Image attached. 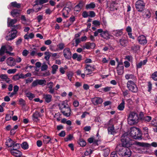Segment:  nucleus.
Masks as SVG:
<instances>
[{
    "instance_id": "nucleus-18",
    "label": "nucleus",
    "mask_w": 157,
    "mask_h": 157,
    "mask_svg": "<svg viewBox=\"0 0 157 157\" xmlns=\"http://www.w3.org/2000/svg\"><path fill=\"white\" fill-rule=\"evenodd\" d=\"M7 64L11 67L14 66L16 64L15 59L12 57L8 58L7 60Z\"/></svg>"
},
{
    "instance_id": "nucleus-33",
    "label": "nucleus",
    "mask_w": 157,
    "mask_h": 157,
    "mask_svg": "<svg viewBox=\"0 0 157 157\" xmlns=\"http://www.w3.org/2000/svg\"><path fill=\"white\" fill-rule=\"evenodd\" d=\"M44 139H43V141L45 144H48L49 142L51 143V139L49 136H44Z\"/></svg>"
},
{
    "instance_id": "nucleus-42",
    "label": "nucleus",
    "mask_w": 157,
    "mask_h": 157,
    "mask_svg": "<svg viewBox=\"0 0 157 157\" xmlns=\"http://www.w3.org/2000/svg\"><path fill=\"white\" fill-rule=\"evenodd\" d=\"M140 46L138 45H134L131 47V49L133 52H136L140 49Z\"/></svg>"
},
{
    "instance_id": "nucleus-49",
    "label": "nucleus",
    "mask_w": 157,
    "mask_h": 157,
    "mask_svg": "<svg viewBox=\"0 0 157 157\" xmlns=\"http://www.w3.org/2000/svg\"><path fill=\"white\" fill-rule=\"evenodd\" d=\"M73 137V135L70 134L65 138V140L66 142L68 141L69 140H71Z\"/></svg>"
},
{
    "instance_id": "nucleus-8",
    "label": "nucleus",
    "mask_w": 157,
    "mask_h": 157,
    "mask_svg": "<svg viewBox=\"0 0 157 157\" xmlns=\"http://www.w3.org/2000/svg\"><path fill=\"white\" fill-rule=\"evenodd\" d=\"M46 83V81L45 80H36L34 81L32 83V87H34L37 86L38 85L44 86L45 85Z\"/></svg>"
},
{
    "instance_id": "nucleus-27",
    "label": "nucleus",
    "mask_w": 157,
    "mask_h": 157,
    "mask_svg": "<svg viewBox=\"0 0 157 157\" xmlns=\"http://www.w3.org/2000/svg\"><path fill=\"white\" fill-rule=\"evenodd\" d=\"M67 103L65 101H63L60 103L59 105V108L61 110V112L62 111V110H63V109L67 108Z\"/></svg>"
},
{
    "instance_id": "nucleus-26",
    "label": "nucleus",
    "mask_w": 157,
    "mask_h": 157,
    "mask_svg": "<svg viewBox=\"0 0 157 157\" xmlns=\"http://www.w3.org/2000/svg\"><path fill=\"white\" fill-rule=\"evenodd\" d=\"M74 59H76L78 61H80L82 59V56L80 55H78L76 53L74 54L72 56Z\"/></svg>"
},
{
    "instance_id": "nucleus-31",
    "label": "nucleus",
    "mask_w": 157,
    "mask_h": 157,
    "mask_svg": "<svg viewBox=\"0 0 157 157\" xmlns=\"http://www.w3.org/2000/svg\"><path fill=\"white\" fill-rule=\"evenodd\" d=\"M122 102L117 107L118 109L121 111L123 110L124 108L125 101L124 99H122Z\"/></svg>"
},
{
    "instance_id": "nucleus-13",
    "label": "nucleus",
    "mask_w": 157,
    "mask_h": 157,
    "mask_svg": "<svg viewBox=\"0 0 157 157\" xmlns=\"http://www.w3.org/2000/svg\"><path fill=\"white\" fill-rule=\"evenodd\" d=\"M17 31L14 30V31L11 32V33L9 35L7 36L6 39L7 40H11L14 39L16 36Z\"/></svg>"
},
{
    "instance_id": "nucleus-57",
    "label": "nucleus",
    "mask_w": 157,
    "mask_h": 157,
    "mask_svg": "<svg viewBox=\"0 0 157 157\" xmlns=\"http://www.w3.org/2000/svg\"><path fill=\"white\" fill-rule=\"evenodd\" d=\"M73 105L75 107H77L79 106V102L77 100H74L73 102Z\"/></svg>"
},
{
    "instance_id": "nucleus-47",
    "label": "nucleus",
    "mask_w": 157,
    "mask_h": 157,
    "mask_svg": "<svg viewBox=\"0 0 157 157\" xmlns=\"http://www.w3.org/2000/svg\"><path fill=\"white\" fill-rule=\"evenodd\" d=\"M63 10L64 11L63 13V16L65 18H67L68 16L65 15V11H67V13H69V11H70L69 9L67 7H65L63 9Z\"/></svg>"
},
{
    "instance_id": "nucleus-39",
    "label": "nucleus",
    "mask_w": 157,
    "mask_h": 157,
    "mask_svg": "<svg viewBox=\"0 0 157 157\" xmlns=\"http://www.w3.org/2000/svg\"><path fill=\"white\" fill-rule=\"evenodd\" d=\"M11 4L12 6L17 8H20L21 6L20 4L17 3L16 2H12Z\"/></svg>"
},
{
    "instance_id": "nucleus-54",
    "label": "nucleus",
    "mask_w": 157,
    "mask_h": 157,
    "mask_svg": "<svg viewBox=\"0 0 157 157\" xmlns=\"http://www.w3.org/2000/svg\"><path fill=\"white\" fill-rule=\"evenodd\" d=\"M93 151L91 150L90 149H88L85 152L84 155H88L92 153Z\"/></svg>"
},
{
    "instance_id": "nucleus-45",
    "label": "nucleus",
    "mask_w": 157,
    "mask_h": 157,
    "mask_svg": "<svg viewBox=\"0 0 157 157\" xmlns=\"http://www.w3.org/2000/svg\"><path fill=\"white\" fill-rule=\"evenodd\" d=\"M109 8L110 10L111 11H113L115 10L116 9L115 7V3L114 2H112L111 3Z\"/></svg>"
},
{
    "instance_id": "nucleus-46",
    "label": "nucleus",
    "mask_w": 157,
    "mask_h": 157,
    "mask_svg": "<svg viewBox=\"0 0 157 157\" xmlns=\"http://www.w3.org/2000/svg\"><path fill=\"white\" fill-rule=\"evenodd\" d=\"M73 75V73L72 72L70 71L67 73V76L68 77V78L69 80L71 81L72 80V78Z\"/></svg>"
},
{
    "instance_id": "nucleus-9",
    "label": "nucleus",
    "mask_w": 157,
    "mask_h": 157,
    "mask_svg": "<svg viewBox=\"0 0 157 157\" xmlns=\"http://www.w3.org/2000/svg\"><path fill=\"white\" fill-rule=\"evenodd\" d=\"M63 56L65 58L69 59L71 57V53L69 48H66L63 50Z\"/></svg>"
},
{
    "instance_id": "nucleus-7",
    "label": "nucleus",
    "mask_w": 157,
    "mask_h": 157,
    "mask_svg": "<svg viewBox=\"0 0 157 157\" xmlns=\"http://www.w3.org/2000/svg\"><path fill=\"white\" fill-rule=\"evenodd\" d=\"M145 3L141 0L137 1L136 3V7L137 10L139 11H141L145 6Z\"/></svg>"
},
{
    "instance_id": "nucleus-44",
    "label": "nucleus",
    "mask_w": 157,
    "mask_h": 157,
    "mask_svg": "<svg viewBox=\"0 0 157 157\" xmlns=\"http://www.w3.org/2000/svg\"><path fill=\"white\" fill-rule=\"evenodd\" d=\"M50 52L48 51H46L44 53V55H45L44 58L47 61H48L50 59Z\"/></svg>"
},
{
    "instance_id": "nucleus-30",
    "label": "nucleus",
    "mask_w": 157,
    "mask_h": 157,
    "mask_svg": "<svg viewBox=\"0 0 157 157\" xmlns=\"http://www.w3.org/2000/svg\"><path fill=\"white\" fill-rule=\"evenodd\" d=\"M147 59H145L143 61H141L139 63L136 64V67L137 68H140L143 65H145L147 62Z\"/></svg>"
},
{
    "instance_id": "nucleus-12",
    "label": "nucleus",
    "mask_w": 157,
    "mask_h": 157,
    "mask_svg": "<svg viewBox=\"0 0 157 157\" xmlns=\"http://www.w3.org/2000/svg\"><path fill=\"white\" fill-rule=\"evenodd\" d=\"M91 101L94 105L101 104L103 102V99L99 97H96L92 98Z\"/></svg>"
},
{
    "instance_id": "nucleus-53",
    "label": "nucleus",
    "mask_w": 157,
    "mask_h": 157,
    "mask_svg": "<svg viewBox=\"0 0 157 157\" xmlns=\"http://www.w3.org/2000/svg\"><path fill=\"white\" fill-rule=\"evenodd\" d=\"M6 49V47L5 46H2L0 50V55H2L4 53Z\"/></svg>"
},
{
    "instance_id": "nucleus-36",
    "label": "nucleus",
    "mask_w": 157,
    "mask_h": 157,
    "mask_svg": "<svg viewBox=\"0 0 157 157\" xmlns=\"http://www.w3.org/2000/svg\"><path fill=\"white\" fill-rule=\"evenodd\" d=\"M96 5L94 2H91L90 4H87L86 5V7L87 9H92L95 7Z\"/></svg>"
},
{
    "instance_id": "nucleus-23",
    "label": "nucleus",
    "mask_w": 157,
    "mask_h": 157,
    "mask_svg": "<svg viewBox=\"0 0 157 157\" xmlns=\"http://www.w3.org/2000/svg\"><path fill=\"white\" fill-rule=\"evenodd\" d=\"M11 153L15 157H21L22 155L21 152L19 150L10 151Z\"/></svg>"
},
{
    "instance_id": "nucleus-52",
    "label": "nucleus",
    "mask_w": 157,
    "mask_h": 157,
    "mask_svg": "<svg viewBox=\"0 0 157 157\" xmlns=\"http://www.w3.org/2000/svg\"><path fill=\"white\" fill-rule=\"evenodd\" d=\"M57 46L59 48L60 50L63 49L65 47V44L63 43H59Z\"/></svg>"
},
{
    "instance_id": "nucleus-62",
    "label": "nucleus",
    "mask_w": 157,
    "mask_h": 157,
    "mask_svg": "<svg viewBox=\"0 0 157 157\" xmlns=\"http://www.w3.org/2000/svg\"><path fill=\"white\" fill-rule=\"evenodd\" d=\"M47 85L48 86V88L49 89L52 88L53 86V83L52 82H50L49 83H47Z\"/></svg>"
},
{
    "instance_id": "nucleus-32",
    "label": "nucleus",
    "mask_w": 157,
    "mask_h": 157,
    "mask_svg": "<svg viewBox=\"0 0 157 157\" xmlns=\"http://www.w3.org/2000/svg\"><path fill=\"white\" fill-rule=\"evenodd\" d=\"M117 73L118 75H121L124 73V67H117Z\"/></svg>"
},
{
    "instance_id": "nucleus-17",
    "label": "nucleus",
    "mask_w": 157,
    "mask_h": 157,
    "mask_svg": "<svg viewBox=\"0 0 157 157\" xmlns=\"http://www.w3.org/2000/svg\"><path fill=\"white\" fill-rule=\"evenodd\" d=\"M17 20L16 19H12L9 18H8L7 25L8 27H13L14 24L16 23Z\"/></svg>"
},
{
    "instance_id": "nucleus-20",
    "label": "nucleus",
    "mask_w": 157,
    "mask_h": 157,
    "mask_svg": "<svg viewBox=\"0 0 157 157\" xmlns=\"http://www.w3.org/2000/svg\"><path fill=\"white\" fill-rule=\"evenodd\" d=\"M112 33L114 36L119 37L123 34L122 29L114 30L112 31Z\"/></svg>"
},
{
    "instance_id": "nucleus-37",
    "label": "nucleus",
    "mask_w": 157,
    "mask_h": 157,
    "mask_svg": "<svg viewBox=\"0 0 157 157\" xmlns=\"http://www.w3.org/2000/svg\"><path fill=\"white\" fill-rule=\"evenodd\" d=\"M13 78L15 80H17L20 78H25V75L23 74H21L19 75H16L14 76Z\"/></svg>"
},
{
    "instance_id": "nucleus-4",
    "label": "nucleus",
    "mask_w": 157,
    "mask_h": 157,
    "mask_svg": "<svg viewBox=\"0 0 157 157\" xmlns=\"http://www.w3.org/2000/svg\"><path fill=\"white\" fill-rule=\"evenodd\" d=\"M130 135L135 139H139L140 138L139 135L140 134V130L138 128L132 127L131 129Z\"/></svg>"
},
{
    "instance_id": "nucleus-61",
    "label": "nucleus",
    "mask_w": 157,
    "mask_h": 157,
    "mask_svg": "<svg viewBox=\"0 0 157 157\" xmlns=\"http://www.w3.org/2000/svg\"><path fill=\"white\" fill-rule=\"evenodd\" d=\"M111 88L110 87L107 86L105 88H102L101 89V90H103L104 92H105L109 91L110 90Z\"/></svg>"
},
{
    "instance_id": "nucleus-24",
    "label": "nucleus",
    "mask_w": 157,
    "mask_h": 157,
    "mask_svg": "<svg viewBox=\"0 0 157 157\" xmlns=\"http://www.w3.org/2000/svg\"><path fill=\"white\" fill-rule=\"evenodd\" d=\"M43 97L46 102L48 103L51 101L52 96L51 95L45 94L43 95Z\"/></svg>"
},
{
    "instance_id": "nucleus-19",
    "label": "nucleus",
    "mask_w": 157,
    "mask_h": 157,
    "mask_svg": "<svg viewBox=\"0 0 157 157\" xmlns=\"http://www.w3.org/2000/svg\"><path fill=\"white\" fill-rule=\"evenodd\" d=\"M125 78L127 80H132V81H135L136 79V77L132 74H126L125 75Z\"/></svg>"
},
{
    "instance_id": "nucleus-6",
    "label": "nucleus",
    "mask_w": 157,
    "mask_h": 157,
    "mask_svg": "<svg viewBox=\"0 0 157 157\" xmlns=\"http://www.w3.org/2000/svg\"><path fill=\"white\" fill-rule=\"evenodd\" d=\"M134 81L129 80L127 83V86L128 89L133 92H136L138 88Z\"/></svg>"
},
{
    "instance_id": "nucleus-51",
    "label": "nucleus",
    "mask_w": 157,
    "mask_h": 157,
    "mask_svg": "<svg viewBox=\"0 0 157 157\" xmlns=\"http://www.w3.org/2000/svg\"><path fill=\"white\" fill-rule=\"evenodd\" d=\"M151 77L154 80H157V71L153 73Z\"/></svg>"
},
{
    "instance_id": "nucleus-10",
    "label": "nucleus",
    "mask_w": 157,
    "mask_h": 157,
    "mask_svg": "<svg viewBox=\"0 0 157 157\" xmlns=\"http://www.w3.org/2000/svg\"><path fill=\"white\" fill-rule=\"evenodd\" d=\"M140 119L142 121L146 122H149L151 120V117L150 116H144L143 113H140Z\"/></svg>"
},
{
    "instance_id": "nucleus-5",
    "label": "nucleus",
    "mask_w": 157,
    "mask_h": 157,
    "mask_svg": "<svg viewBox=\"0 0 157 157\" xmlns=\"http://www.w3.org/2000/svg\"><path fill=\"white\" fill-rule=\"evenodd\" d=\"M116 122V120L115 119L112 118L109 122V126L108 128V133L109 134H114L116 133L115 132L114 124Z\"/></svg>"
},
{
    "instance_id": "nucleus-50",
    "label": "nucleus",
    "mask_w": 157,
    "mask_h": 157,
    "mask_svg": "<svg viewBox=\"0 0 157 157\" xmlns=\"http://www.w3.org/2000/svg\"><path fill=\"white\" fill-rule=\"evenodd\" d=\"M78 143L82 147L85 146L86 144V142L82 139H80Z\"/></svg>"
},
{
    "instance_id": "nucleus-64",
    "label": "nucleus",
    "mask_w": 157,
    "mask_h": 157,
    "mask_svg": "<svg viewBox=\"0 0 157 157\" xmlns=\"http://www.w3.org/2000/svg\"><path fill=\"white\" fill-rule=\"evenodd\" d=\"M66 133L64 131H62L59 133L58 135L60 137H63L65 136Z\"/></svg>"
},
{
    "instance_id": "nucleus-2",
    "label": "nucleus",
    "mask_w": 157,
    "mask_h": 157,
    "mask_svg": "<svg viewBox=\"0 0 157 157\" xmlns=\"http://www.w3.org/2000/svg\"><path fill=\"white\" fill-rule=\"evenodd\" d=\"M99 33L100 34L101 37L106 40L112 39L113 38V36L111 35L109 32L106 30L103 31L102 29H98L94 32V35L95 36H97Z\"/></svg>"
},
{
    "instance_id": "nucleus-3",
    "label": "nucleus",
    "mask_w": 157,
    "mask_h": 157,
    "mask_svg": "<svg viewBox=\"0 0 157 157\" xmlns=\"http://www.w3.org/2000/svg\"><path fill=\"white\" fill-rule=\"evenodd\" d=\"M139 117L138 114L134 112H131L128 118V124L131 125L137 124L139 121Z\"/></svg>"
},
{
    "instance_id": "nucleus-35",
    "label": "nucleus",
    "mask_w": 157,
    "mask_h": 157,
    "mask_svg": "<svg viewBox=\"0 0 157 157\" xmlns=\"http://www.w3.org/2000/svg\"><path fill=\"white\" fill-rule=\"evenodd\" d=\"M20 147V145L18 144H15L13 146H12V147H11L10 148V151L12 150L13 151H17L18 150V149Z\"/></svg>"
},
{
    "instance_id": "nucleus-48",
    "label": "nucleus",
    "mask_w": 157,
    "mask_h": 157,
    "mask_svg": "<svg viewBox=\"0 0 157 157\" xmlns=\"http://www.w3.org/2000/svg\"><path fill=\"white\" fill-rule=\"evenodd\" d=\"M22 148L24 149H27L28 148L29 145L26 142L23 143L21 144Z\"/></svg>"
},
{
    "instance_id": "nucleus-15",
    "label": "nucleus",
    "mask_w": 157,
    "mask_h": 157,
    "mask_svg": "<svg viewBox=\"0 0 157 157\" xmlns=\"http://www.w3.org/2000/svg\"><path fill=\"white\" fill-rule=\"evenodd\" d=\"M138 40L139 43L141 44L145 45L147 43L146 38L144 35L139 36L138 38Z\"/></svg>"
},
{
    "instance_id": "nucleus-43",
    "label": "nucleus",
    "mask_w": 157,
    "mask_h": 157,
    "mask_svg": "<svg viewBox=\"0 0 157 157\" xmlns=\"http://www.w3.org/2000/svg\"><path fill=\"white\" fill-rule=\"evenodd\" d=\"M26 95L30 100H32L34 97V95L30 92L26 93Z\"/></svg>"
},
{
    "instance_id": "nucleus-41",
    "label": "nucleus",
    "mask_w": 157,
    "mask_h": 157,
    "mask_svg": "<svg viewBox=\"0 0 157 157\" xmlns=\"http://www.w3.org/2000/svg\"><path fill=\"white\" fill-rule=\"evenodd\" d=\"M52 73L53 74H55L58 68V66L56 65H53L52 67Z\"/></svg>"
},
{
    "instance_id": "nucleus-14",
    "label": "nucleus",
    "mask_w": 157,
    "mask_h": 157,
    "mask_svg": "<svg viewBox=\"0 0 157 157\" xmlns=\"http://www.w3.org/2000/svg\"><path fill=\"white\" fill-rule=\"evenodd\" d=\"M93 71L92 67L89 64H86L84 68V72L86 75L91 74Z\"/></svg>"
},
{
    "instance_id": "nucleus-11",
    "label": "nucleus",
    "mask_w": 157,
    "mask_h": 157,
    "mask_svg": "<svg viewBox=\"0 0 157 157\" xmlns=\"http://www.w3.org/2000/svg\"><path fill=\"white\" fill-rule=\"evenodd\" d=\"M62 110L61 112L63 115L66 117H69L71 114V110L69 107H67L66 108Z\"/></svg>"
},
{
    "instance_id": "nucleus-40",
    "label": "nucleus",
    "mask_w": 157,
    "mask_h": 157,
    "mask_svg": "<svg viewBox=\"0 0 157 157\" xmlns=\"http://www.w3.org/2000/svg\"><path fill=\"white\" fill-rule=\"evenodd\" d=\"M0 77L1 78L5 81L9 83L10 81V79L6 75H2L0 76Z\"/></svg>"
},
{
    "instance_id": "nucleus-1",
    "label": "nucleus",
    "mask_w": 157,
    "mask_h": 157,
    "mask_svg": "<svg viewBox=\"0 0 157 157\" xmlns=\"http://www.w3.org/2000/svg\"><path fill=\"white\" fill-rule=\"evenodd\" d=\"M122 144L117 145L116 151L120 155L124 157H129L131 154L130 149L126 147L129 143V139L127 136V134L124 133L121 137Z\"/></svg>"
},
{
    "instance_id": "nucleus-25",
    "label": "nucleus",
    "mask_w": 157,
    "mask_h": 157,
    "mask_svg": "<svg viewBox=\"0 0 157 157\" xmlns=\"http://www.w3.org/2000/svg\"><path fill=\"white\" fill-rule=\"evenodd\" d=\"M135 144L137 146L142 147H149L150 146V144L148 143L139 142H136Z\"/></svg>"
},
{
    "instance_id": "nucleus-21",
    "label": "nucleus",
    "mask_w": 157,
    "mask_h": 157,
    "mask_svg": "<svg viewBox=\"0 0 157 157\" xmlns=\"http://www.w3.org/2000/svg\"><path fill=\"white\" fill-rule=\"evenodd\" d=\"M15 142L10 138H8L6 139V144L9 147H11L15 144Z\"/></svg>"
},
{
    "instance_id": "nucleus-16",
    "label": "nucleus",
    "mask_w": 157,
    "mask_h": 157,
    "mask_svg": "<svg viewBox=\"0 0 157 157\" xmlns=\"http://www.w3.org/2000/svg\"><path fill=\"white\" fill-rule=\"evenodd\" d=\"M20 14V10L17 9H14L10 12L11 15L14 17L19 16Z\"/></svg>"
},
{
    "instance_id": "nucleus-56",
    "label": "nucleus",
    "mask_w": 157,
    "mask_h": 157,
    "mask_svg": "<svg viewBox=\"0 0 157 157\" xmlns=\"http://www.w3.org/2000/svg\"><path fill=\"white\" fill-rule=\"evenodd\" d=\"M84 48L87 49H89L90 48V43L89 42H87L83 46Z\"/></svg>"
},
{
    "instance_id": "nucleus-34",
    "label": "nucleus",
    "mask_w": 157,
    "mask_h": 157,
    "mask_svg": "<svg viewBox=\"0 0 157 157\" xmlns=\"http://www.w3.org/2000/svg\"><path fill=\"white\" fill-rule=\"evenodd\" d=\"M82 7V2H80L74 8V10L76 11H79Z\"/></svg>"
},
{
    "instance_id": "nucleus-63",
    "label": "nucleus",
    "mask_w": 157,
    "mask_h": 157,
    "mask_svg": "<svg viewBox=\"0 0 157 157\" xmlns=\"http://www.w3.org/2000/svg\"><path fill=\"white\" fill-rule=\"evenodd\" d=\"M19 89L18 86L17 85L13 87V92L17 94Z\"/></svg>"
},
{
    "instance_id": "nucleus-38",
    "label": "nucleus",
    "mask_w": 157,
    "mask_h": 157,
    "mask_svg": "<svg viewBox=\"0 0 157 157\" xmlns=\"http://www.w3.org/2000/svg\"><path fill=\"white\" fill-rule=\"evenodd\" d=\"M34 37V34L31 33H30L29 35H28L26 34L24 36V38L25 39L28 40L29 39H32Z\"/></svg>"
},
{
    "instance_id": "nucleus-58",
    "label": "nucleus",
    "mask_w": 157,
    "mask_h": 157,
    "mask_svg": "<svg viewBox=\"0 0 157 157\" xmlns=\"http://www.w3.org/2000/svg\"><path fill=\"white\" fill-rule=\"evenodd\" d=\"M17 71V69H9L7 71V73L8 74H12L15 73Z\"/></svg>"
},
{
    "instance_id": "nucleus-55",
    "label": "nucleus",
    "mask_w": 157,
    "mask_h": 157,
    "mask_svg": "<svg viewBox=\"0 0 157 157\" xmlns=\"http://www.w3.org/2000/svg\"><path fill=\"white\" fill-rule=\"evenodd\" d=\"M48 68V66L44 63L42 65L41 67V70L42 71H44L46 70Z\"/></svg>"
},
{
    "instance_id": "nucleus-28",
    "label": "nucleus",
    "mask_w": 157,
    "mask_h": 157,
    "mask_svg": "<svg viewBox=\"0 0 157 157\" xmlns=\"http://www.w3.org/2000/svg\"><path fill=\"white\" fill-rule=\"evenodd\" d=\"M48 2V0H36L34 2L36 3L33 5V6H35L36 5L38 4H43Z\"/></svg>"
},
{
    "instance_id": "nucleus-59",
    "label": "nucleus",
    "mask_w": 157,
    "mask_h": 157,
    "mask_svg": "<svg viewBox=\"0 0 157 157\" xmlns=\"http://www.w3.org/2000/svg\"><path fill=\"white\" fill-rule=\"evenodd\" d=\"M33 49L34 50H35L32 51L30 53V55L32 56L35 55L36 54H37V51L36 48H34Z\"/></svg>"
},
{
    "instance_id": "nucleus-29",
    "label": "nucleus",
    "mask_w": 157,
    "mask_h": 157,
    "mask_svg": "<svg viewBox=\"0 0 157 157\" xmlns=\"http://www.w3.org/2000/svg\"><path fill=\"white\" fill-rule=\"evenodd\" d=\"M120 44L122 46L125 47L126 45L127 41L126 39L124 38H122L119 40Z\"/></svg>"
},
{
    "instance_id": "nucleus-22",
    "label": "nucleus",
    "mask_w": 157,
    "mask_h": 157,
    "mask_svg": "<svg viewBox=\"0 0 157 157\" xmlns=\"http://www.w3.org/2000/svg\"><path fill=\"white\" fill-rule=\"evenodd\" d=\"M41 116V115L40 113L36 111L33 115V119L35 121H39L38 118L40 117Z\"/></svg>"
},
{
    "instance_id": "nucleus-60",
    "label": "nucleus",
    "mask_w": 157,
    "mask_h": 157,
    "mask_svg": "<svg viewBox=\"0 0 157 157\" xmlns=\"http://www.w3.org/2000/svg\"><path fill=\"white\" fill-rule=\"evenodd\" d=\"M29 53V51L26 49L24 50L22 53L23 56H26Z\"/></svg>"
}]
</instances>
